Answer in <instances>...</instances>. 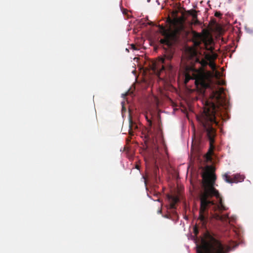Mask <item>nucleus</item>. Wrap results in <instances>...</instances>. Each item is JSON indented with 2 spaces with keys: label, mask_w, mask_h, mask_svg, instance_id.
Masks as SVG:
<instances>
[{
  "label": "nucleus",
  "mask_w": 253,
  "mask_h": 253,
  "mask_svg": "<svg viewBox=\"0 0 253 253\" xmlns=\"http://www.w3.org/2000/svg\"><path fill=\"white\" fill-rule=\"evenodd\" d=\"M131 46H132V48L134 49V50H136L137 49V48L135 47V45L134 44H132L131 45Z\"/></svg>",
  "instance_id": "f3484780"
},
{
  "label": "nucleus",
  "mask_w": 253,
  "mask_h": 253,
  "mask_svg": "<svg viewBox=\"0 0 253 253\" xmlns=\"http://www.w3.org/2000/svg\"><path fill=\"white\" fill-rule=\"evenodd\" d=\"M157 70L156 67H154V70Z\"/></svg>",
  "instance_id": "aec40b11"
},
{
  "label": "nucleus",
  "mask_w": 253,
  "mask_h": 253,
  "mask_svg": "<svg viewBox=\"0 0 253 253\" xmlns=\"http://www.w3.org/2000/svg\"><path fill=\"white\" fill-rule=\"evenodd\" d=\"M145 117L149 126L142 133L145 142L150 143L152 146H156L158 143H163V136L159 119H158L157 122H153L152 114H150L149 116L147 113L145 114Z\"/></svg>",
  "instance_id": "20e7f679"
},
{
  "label": "nucleus",
  "mask_w": 253,
  "mask_h": 253,
  "mask_svg": "<svg viewBox=\"0 0 253 253\" xmlns=\"http://www.w3.org/2000/svg\"><path fill=\"white\" fill-rule=\"evenodd\" d=\"M165 218H169V219H171V216L169 214H166L164 216Z\"/></svg>",
  "instance_id": "2eb2a0df"
},
{
  "label": "nucleus",
  "mask_w": 253,
  "mask_h": 253,
  "mask_svg": "<svg viewBox=\"0 0 253 253\" xmlns=\"http://www.w3.org/2000/svg\"><path fill=\"white\" fill-rule=\"evenodd\" d=\"M159 212L161 213V210H160V211H158Z\"/></svg>",
  "instance_id": "412c9836"
},
{
  "label": "nucleus",
  "mask_w": 253,
  "mask_h": 253,
  "mask_svg": "<svg viewBox=\"0 0 253 253\" xmlns=\"http://www.w3.org/2000/svg\"><path fill=\"white\" fill-rule=\"evenodd\" d=\"M214 16L219 17L221 16V14L220 12H216L215 13Z\"/></svg>",
  "instance_id": "4468645a"
},
{
  "label": "nucleus",
  "mask_w": 253,
  "mask_h": 253,
  "mask_svg": "<svg viewBox=\"0 0 253 253\" xmlns=\"http://www.w3.org/2000/svg\"><path fill=\"white\" fill-rule=\"evenodd\" d=\"M219 74V73L218 71L216 72V76L218 75Z\"/></svg>",
  "instance_id": "a211bd4d"
},
{
  "label": "nucleus",
  "mask_w": 253,
  "mask_h": 253,
  "mask_svg": "<svg viewBox=\"0 0 253 253\" xmlns=\"http://www.w3.org/2000/svg\"><path fill=\"white\" fill-rule=\"evenodd\" d=\"M191 67V70L185 74V83L187 84L191 79L195 80V84L198 91L201 94L204 95L205 90L210 89L211 90L210 98L211 101H207L204 107L203 112L200 115L197 116L203 131L206 132L207 136L210 141V150L208 159H211L210 155L214 148L213 143L216 136V130L212 126L213 124L217 125L215 120V115H218L219 112L223 110H227L228 108L227 101L222 87L217 86V88H212L211 75L206 72L204 69L200 67L197 68L194 62Z\"/></svg>",
  "instance_id": "f257e3e1"
},
{
  "label": "nucleus",
  "mask_w": 253,
  "mask_h": 253,
  "mask_svg": "<svg viewBox=\"0 0 253 253\" xmlns=\"http://www.w3.org/2000/svg\"><path fill=\"white\" fill-rule=\"evenodd\" d=\"M136 168L137 169H139V166H138V165H136Z\"/></svg>",
  "instance_id": "6ab92c4d"
},
{
  "label": "nucleus",
  "mask_w": 253,
  "mask_h": 253,
  "mask_svg": "<svg viewBox=\"0 0 253 253\" xmlns=\"http://www.w3.org/2000/svg\"><path fill=\"white\" fill-rule=\"evenodd\" d=\"M194 230H195V234L197 235L198 231V229L196 228V227L195 228Z\"/></svg>",
  "instance_id": "dca6fc26"
},
{
  "label": "nucleus",
  "mask_w": 253,
  "mask_h": 253,
  "mask_svg": "<svg viewBox=\"0 0 253 253\" xmlns=\"http://www.w3.org/2000/svg\"><path fill=\"white\" fill-rule=\"evenodd\" d=\"M172 37V36L164 37V39L160 40V42L161 44L166 45L168 47H170L172 44L171 41Z\"/></svg>",
  "instance_id": "1a4fd4ad"
},
{
  "label": "nucleus",
  "mask_w": 253,
  "mask_h": 253,
  "mask_svg": "<svg viewBox=\"0 0 253 253\" xmlns=\"http://www.w3.org/2000/svg\"><path fill=\"white\" fill-rule=\"evenodd\" d=\"M209 63L208 62V64L209 66L211 68V69L212 70H215L216 69V65L213 62V61H209Z\"/></svg>",
  "instance_id": "9b49d317"
},
{
  "label": "nucleus",
  "mask_w": 253,
  "mask_h": 253,
  "mask_svg": "<svg viewBox=\"0 0 253 253\" xmlns=\"http://www.w3.org/2000/svg\"><path fill=\"white\" fill-rule=\"evenodd\" d=\"M223 178L226 182L232 183L242 182L244 180V177L239 174H235L233 178H230L227 174L225 173L223 175Z\"/></svg>",
  "instance_id": "0eeeda50"
},
{
  "label": "nucleus",
  "mask_w": 253,
  "mask_h": 253,
  "mask_svg": "<svg viewBox=\"0 0 253 253\" xmlns=\"http://www.w3.org/2000/svg\"><path fill=\"white\" fill-rule=\"evenodd\" d=\"M159 29L160 33L164 37L172 36V34L170 32L169 30L166 29L163 25H159Z\"/></svg>",
  "instance_id": "9d476101"
},
{
  "label": "nucleus",
  "mask_w": 253,
  "mask_h": 253,
  "mask_svg": "<svg viewBox=\"0 0 253 253\" xmlns=\"http://www.w3.org/2000/svg\"><path fill=\"white\" fill-rule=\"evenodd\" d=\"M173 52L171 49L167 50L165 52L164 57H161L160 59V62L162 65V68L160 72H161L165 70H167L169 72H171L172 70V66L169 63L172 58H173Z\"/></svg>",
  "instance_id": "423d86ee"
},
{
  "label": "nucleus",
  "mask_w": 253,
  "mask_h": 253,
  "mask_svg": "<svg viewBox=\"0 0 253 253\" xmlns=\"http://www.w3.org/2000/svg\"><path fill=\"white\" fill-rule=\"evenodd\" d=\"M195 48H190L187 50L188 57L194 62L200 64V68L203 69L208 64V61H213L217 57V54L212 52L214 47L207 41H205L200 34H195L193 38Z\"/></svg>",
  "instance_id": "7ed1b4c3"
},
{
  "label": "nucleus",
  "mask_w": 253,
  "mask_h": 253,
  "mask_svg": "<svg viewBox=\"0 0 253 253\" xmlns=\"http://www.w3.org/2000/svg\"><path fill=\"white\" fill-rule=\"evenodd\" d=\"M198 253H225L222 244L212 237L209 241L203 240L197 249Z\"/></svg>",
  "instance_id": "39448f33"
},
{
  "label": "nucleus",
  "mask_w": 253,
  "mask_h": 253,
  "mask_svg": "<svg viewBox=\"0 0 253 253\" xmlns=\"http://www.w3.org/2000/svg\"><path fill=\"white\" fill-rule=\"evenodd\" d=\"M129 133L131 135H133L134 130L138 129L137 125L132 121L131 117H130L129 119Z\"/></svg>",
  "instance_id": "6e6552de"
},
{
  "label": "nucleus",
  "mask_w": 253,
  "mask_h": 253,
  "mask_svg": "<svg viewBox=\"0 0 253 253\" xmlns=\"http://www.w3.org/2000/svg\"><path fill=\"white\" fill-rule=\"evenodd\" d=\"M173 201L174 203L170 204V208L171 209L175 208V204L178 201V199L177 198H174Z\"/></svg>",
  "instance_id": "f8f14e48"
},
{
  "label": "nucleus",
  "mask_w": 253,
  "mask_h": 253,
  "mask_svg": "<svg viewBox=\"0 0 253 253\" xmlns=\"http://www.w3.org/2000/svg\"><path fill=\"white\" fill-rule=\"evenodd\" d=\"M212 167L208 166L202 174L203 191L201 193L200 208L198 219L202 226L206 228L210 217L221 221L228 219V215H221V213L227 210L223 204L222 199L218 191L214 188L216 176Z\"/></svg>",
  "instance_id": "f03ea898"
},
{
  "label": "nucleus",
  "mask_w": 253,
  "mask_h": 253,
  "mask_svg": "<svg viewBox=\"0 0 253 253\" xmlns=\"http://www.w3.org/2000/svg\"><path fill=\"white\" fill-rule=\"evenodd\" d=\"M190 14L192 16L193 18H197V14L196 13V11L194 10H193L192 12L190 13Z\"/></svg>",
  "instance_id": "ddd939ff"
}]
</instances>
